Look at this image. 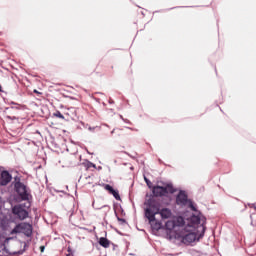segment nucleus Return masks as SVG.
<instances>
[{
  "instance_id": "1",
  "label": "nucleus",
  "mask_w": 256,
  "mask_h": 256,
  "mask_svg": "<svg viewBox=\"0 0 256 256\" xmlns=\"http://www.w3.org/2000/svg\"><path fill=\"white\" fill-rule=\"evenodd\" d=\"M157 213H159V202L153 198H150L146 202L145 217L148 219L149 224L154 231H159V229L162 227L161 222L155 218Z\"/></svg>"
},
{
  "instance_id": "2",
  "label": "nucleus",
  "mask_w": 256,
  "mask_h": 256,
  "mask_svg": "<svg viewBox=\"0 0 256 256\" xmlns=\"http://www.w3.org/2000/svg\"><path fill=\"white\" fill-rule=\"evenodd\" d=\"M177 237L182 239L184 245H190V243H195L197 241V232L195 230L182 227V229L177 232Z\"/></svg>"
},
{
  "instance_id": "3",
  "label": "nucleus",
  "mask_w": 256,
  "mask_h": 256,
  "mask_svg": "<svg viewBox=\"0 0 256 256\" xmlns=\"http://www.w3.org/2000/svg\"><path fill=\"white\" fill-rule=\"evenodd\" d=\"M185 225V219L182 216H178L173 220H168L165 227L168 231H173L174 233H179Z\"/></svg>"
},
{
  "instance_id": "4",
  "label": "nucleus",
  "mask_w": 256,
  "mask_h": 256,
  "mask_svg": "<svg viewBox=\"0 0 256 256\" xmlns=\"http://www.w3.org/2000/svg\"><path fill=\"white\" fill-rule=\"evenodd\" d=\"M176 204H178L180 207H189L190 209H192V211H197V209L193 205V201L189 199L187 193H185V191L183 190H181L176 196Z\"/></svg>"
},
{
  "instance_id": "5",
  "label": "nucleus",
  "mask_w": 256,
  "mask_h": 256,
  "mask_svg": "<svg viewBox=\"0 0 256 256\" xmlns=\"http://www.w3.org/2000/svg\"><path fill=\"white\" fill-rule=\"evenodd\" d=\"M177 191L175 187H173V184H167L165 187L163 186H154L152 188V193L154 197H163L167 195V193H175Z\"/></svg>"
},
{
  "instance_id": "6",
  "label": "nucleus",
  "mask_w": 256,
  "mask_h": 256,
  "mask_svg": "<svg viewBox=\"0 0 256 256\" xmlns=\"http://www.w3.org/2000/svg\"><path fill=\"white\" fill-rule=\"evenodd\" d=\"M15 233H23L26 237H31V235H33V225L27 222H22L16 225L12 230V234Z\"/></svg>"
},
{
  "instance_id": "7",
  "label": "nucleus",
  "mask_w": 256,
  "mask_h": 256,
  "mask_svg": "<svg viewBox=\"0 0 256 256\" xmlns=\"http://www.w3.org/2000/svg\"><path fill=\"white\" fill-rule=\"evenodd\" d=\"M199 223H201V217H199L197 215H192L189 218H187L186 220H184L183 227L186 229H192V230L196 231Z\"/></svg>"
},
{
  "instance_id": "8",
  "label": "nucleus",
  "mask_w": 256,
  "mask_h": 256,
  "mask_svg": "<svg viewBox=\"0 0 256 256\" xmlns=\"http://www.w3.org/2000/svg\"><path fill=\"white\" fill-rule=\"evenodd\" d=\"M12 213L16 216V219H19V221H25V219L29 217V212L21 205H15L12 208Z\"/></svg>"
},
{
  "instance_id": "9",
  "label": "nucleus",
  "mask_w": 256,
  "mask_h": 256,
  "mask_svg": "<svg viewBox=\"0 0 256 256\" xmlns=\"http://www.w3.org/2000/svg\"><path fill=\"white\" fill-rule=\"evenodd\" d=\"M14 187L22 201H29V193L27 192V186H25V184L22 182H16Z\"/></svg>"
},
{
  "instance_id": "10",
  "label": "nucleus",
  "mask_w": 256,
  "mask_h": 256,
  "mask_svg": "<svg viewBox=\"0 0 256 256\" xmlns=\"http://www.w3.org/2000/svg\"><path fill=\"white\" fill-rule=\"evenodd\" d=\"M11 179H13V176L9 174V171H2L0 174V185H2V187L9 185V183H11Z\"/></svg>"
},
{
  "instance_id": "11",
  "label": "nucleus",
  "mask_w": 256,
  "mask_h": 256,
  "mask_svg": "<svg viewBox=\"0 0 256 256\" xmlns=\"http://www.w3.org/2000/svg\"><path fill=\"white\" fill-rule=\"evenodd\" d=\"M157 215H160L162 219H171L173 212L169 208L160 209L158 204Z\"/></svg>"
},
{
  "instance_id": "12",
  "label": "nucleus",
  "mask_w": 256,
  "mask_h": 256,
  "mask_svg": "<svg viewBox=\"0 0 256 256\" xmlns=\"http://www.w3.org/2000/svg\"><path fill=\"white\" fill-rule=\"evenodd\" d=\"M104 189L110 193V195H113L114 199L117 201H121V196L119 195V192L109 184L104 185Z\"/></svg>"
},
{
  "instance_id": "13",
  "label": "nucleus",
  "mask_w": 256,
  "mask_h": 256,
  "mask_svg": "<svg viewBox=\"0 0 256 256\" xmlns=\"http://www.w3.org/2000/svg\"><path fill=\"white\" fill-rule=\"evenodd\" d=\"M112 134L115 136V137H127V130L125 129H119V128H116L112 131Z\"/></svg>"
},
{
  "instance_id": "14",
  "label": "nucleus",
  "mask_w": 256,
  "mask_h": 256,
  "mask_svg": "<svg viewBox=\"0 0 256 256\" xmlns=\"http://www.w3.org/2000/svg\"><path fill=\"white\" fill-rule=\"evenodd\" d=\"M99 245H101V247H104V249H107L111 245V242L107 238L101 237L99 239Z\"/></svg>"
},
{
  "instance_id": "15",
  "label": "nucleus",
  "mask_w": 256,
  "mask_h": 256,
  "mask_svg": "<svg viewBox=\"0 0 256 256\" xmlns=\"http://www.w3.org/2000/svg\"><path fill=\"white\" fill-rule=\"evenodd\" d=\"M53 117H57L58 119H65V116H63L59 110L53 113Z\"/></svg>"
},
{
  "instance_id": "16",
  "label": "nucleus",
  "mask_w": 256,
  "mask_h": 256,
  "mask_svg": "<svg viewBox=\"0 0 256 256\" xmlns=\"http://www.w3.org/2000/svg\"><path fill=\"white\" fill-rule=\"evenodd\" d=\"M200 227H202V234H200V237H203V235H205V222H203Z\"/></svg>"
},
{
  "instance_id": "17",
  "label": "nucleus",
  "mask_w": 256,
  "mask_h": 256,
  "mask_svg": "<svg viewBox=\"0 0 256 256\" xmlns=\"http://www.w3.org/2000/svg\"><path fill=\"white\" fill-rule=\"evenodd\" d=\"M92 206L94 207V209H103V207H105V205L99 207V206L97 205V202H93Z\"/></svg>"
},
{
  "instance_id": "18",
  "label": "nucleus",
  "mask_w": 256,
  "mask_h": 256,
  "mask_svg": "<svg viewBox=\"0 0 256 256\" xmlns=\"http://www.w3.org/2000/svg\"><path fill=\"white\" fill-rule=\"evenodd\" d=\"M86 167H87V169H91V167H95V164H93L92 162H88L86 164Z\"/></svg>"
},
{
  "instance_id": "19",
  "label": "nucleus",
  "mask_w": 256,
  "mask_h": 256,
  "mask_svg": "<svg viewBox=\"0 0 256 256\" xmlns=\"http://www.w3.org/2000/svg\"><path fill=\"white\" fill-rule=\"evenodd\" d=\"M144 180H145L146 184L148 185V187H151V181H149V179H147V177H144Z\"/></svg>"
},
{
  "instance_id": "20",
  "label": "nucleus",
  "mask_w": 256,
  "mask_h": 256,
  "mask_svg": "<svg viewBox=\"0 0 256 256\" xmlns=\"http://www.w3.org/2000/svg\"><path fill=\"white\" fill-rule=\"evenodd\" d=\"M34 93H36V95H41V92L37 91L36 89L34 90Z\"/></svg>"
},
{
  "instance_id": "21",
  "label": "nucleus",
  "mask_w": 256,
  "mask_h": 256,
  "mask_svg": "<svg viewBox=\"0 0 256 256\" xmlns=\"http://www.w3.org/2000/svg\"><path fill=\"white\" fill-rule=\"evenodd\" d=\"M0 93H3V87L0 85Z\"/></svg>"
},
{
  "instance_id": "22",
  "label": "nucleus",
  "mask_w": 256,
  "mask_h": 256,
  "mask_svg": "<svg viewBox=\"0 0 256 256\" xmlns=\"http://www.w3.org/2000/svg\"><path fill=\"white\" fill-rule=\"evenodd\" d=\"M43 249H45V247L42 246V247H41V251H43Z\"/></svg>"
},
{
  "instance_id": "23",
  "label": "nucleus",
  "mask_w": 256,
  "mask_h": 256,
  "mask_svg": "<svg viewBox=\"0 0 256 256\" xmlns=\"http://www.w3.org/2000/svg\"><path fill=\"white\" fill-rule=\"evenodd\" d=\"M66 256H73V254H67Z\"/></svg>"
}]
</instances>
